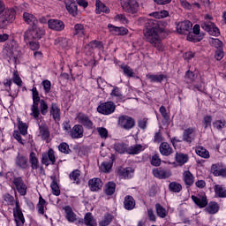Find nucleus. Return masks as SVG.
I'll list each match as a JSON object with an SVG mask.
<instances>
[{
	"instance_id": "f257e3e1",
	"label": "nucleus",
	"mask_w": 226,
	"mask_h": 226,
	"mask_svg": "<svg viewBox=\"0 0 226 226\" xmlns=\"http://www.w3.org/2000/svg\"><path fill=\"white\" fill-rule=\"evenodd\" d=\"M162 31L163 28L162 27V21H158L156 19H148L145 23L143 29L146 41L151 43V45L157 49L159 52H163L165 50V47L162 43V39L160 38V34Z\"/></svg>"
},
{
	"instance_id": "f03ea898",
	"label": "nucleus",
	"mask_w": 226,
	"mask_h": 226,
	"mask_svg": "<svg viewBox=\"0 0 226 226\" xmlns=\"http://www.w3.org/2000/svg\"><path fill=\"white\" fill-rule=\"evenodd\" d=\"M32 100L33 104L31 106L30 116L34 119H38L40 117V102L41 99L40 98V92H38V89L34 86L32 88Z\"/></svg>"
},
{
	"instance_id": "7ed1b4c3",
	"label": "nucleus",
	"mask_w": 226,
	"mask_h": 226,
	"mask_svg": "<svg viewBox=\"0 0 226 226\" xmlns=\"http://www.w3.org/2000/svg\"><path fill=\"white\" fill-rule=\"evenodd\" d=\"M45 30L38 27L37 25L28 28L24 33V41L27 43V41H31V40H41V37L44 36Z\"/></svg>"
},
{
	"instance_id": "20e7f679",
	"label": "nucleus",
	"mask_w": 226,
	"mask_h": 226,
	"mask_svg": "<svg viewBox=\"0 0 226 226\" xmlns=\"http://www.w3.org/2000/svg\"><path fill=\"white\" fill-rule=\"evenodd\" d=\"M122 9L125 13L135 15L139 11V2L137 0H120Z\"/></svg>"
},
{
	"instance_id": "39448f33",
	"label": "nucleus",
	"mask_w": 226,
	"mask_h": 226,
	"mask_svg": "<svg viewBox=\"0 0 226 226\" xmlns=\"http://www.w3.org/2000/svg\"><path fill=\"white\" fill-rule=\"evenodd\" d=\"M135 118L127 116V115H121L118 117L117 124L123 130H132L135 128Z\"/></svg>"
},
{
	"instance_id": "423d86ee",
	"label": "nucleus",
	"mask_w": 226,
	"mask_h": 226,
	"mask_svg": "<svg viewBox=\"0 0 226 226\" xmlns=\"http://www.w3.org/2000/svg\"><path fill=\"white\" fill-rule=\"evenodd\" d=\"M116 103L112 101H108L106 102H102L97 107V112L102 114V116H110V114H114L116 112Z\"/></svg>"
},
{
	"instance_id": "0eeeda50",
	"label": "nucleus",
	"mask_w": 226,
	"mask_h": 226,
	"mask_svg": "<svg viewBox=\"0 0 226 226\" xmlns=\"http://www.w3.org/2000/svg\"><path fill=\"white\" fill-rule=\"evenodd\" d=\"M12 185L21 197H26V195H27V185H26L22 177H15L12 180Z\"/></svg>"
},
{
	"instance_id": "6e6552de",
	"label": "nucleus",
	"mask_w": 226,
	"mask_h": 226,
	"mask_svg": "<svg viewBox=\"0 0 226 226\" xmlns=\"http://www.w3.org/2000/svg\"><path fill=\"white\" fill-rule=\"evenodd\" d=\"M15 204L16 207L13 208V216L15 218L16 224L17 226H24L26 219L24 218V214L22 213L19 200H16Z\"/></svg>"
},
{
	"instance_id": "1a4fd4ad",
	"label": "nucleus",
	"mask_w": 226,
	"mask_h": 226,
	"mask_svg": "<svg viewBox=\"0 0 226 226\" xmlns=\"http://www.w3.org/2000/svg\"><path fill=\"white\" fill-rule=\"evenodd\" d=\"M41 163L42 165H45L46 167H49L51 163V165H54L56 163V154L54 152V149L49 148L48 150V153H43L41 155Z\"/></svg>"
},
{
	"instance_id": "9d476101",
	"label": "nucleus",
	"mask_w": 226,
	"mask_h": 226,
	"mask_svg": "<svg viewBox=\"0 0 226 226\" xmlns=\"http://www.w3.org/2000/svg\"><path fill=\"white\" fill-rule=\"evenodd\" d=\"M153 176L157 177V179H169L172 176V171L170 170H166L165 168H154L152 170Z\"/></svg>"
},
{
	"instance_id": "9b49d317",
	"label": "nucleus",
	"mask_w": 226,
	"mask_h": 226,
	"mask_svg": "<svg viewBox=\"0 0 226 226\" xmlns=\"http://www.w3.org/2000/svg\"><path fill=\"white\" fill-rule=\"evenodd\" d=\"M193 24L190 20H185L177 24V32L178 34H188L192 31Z\"/></svg>"
},
{
	"instance_id": "f8f14e48",
	"label": "nucleus",
	"mask_w": 226,
	"mask_h": 226,
	"mask_svg": "<svg viewBox=\"0 0 226 226\" xmlns=\"http://www.w3.org/2000/svg\"><path fill=\"white\" fill-rule=\"evenodd\" d=\"M200 26L204 31H207V33H209L212 36H220V29L215 26V23L210 21L202 22Z\"/></svg>"
},
{
	"instance_id": "ddd939ff",
	"label": "nucleus",
	"mask_w": 226,
	"mask_h": 226,
	"mask_svg": "<svg viewBox=\"0 0 226 226\" xmlns=\"http://www.w3.org/2000/svg\"><path fill=\"white\" fill-rule=\"evenodd\" d=\"M15 165L22 170H27L29 169V161L26 155L18 153V155L15 158Z\"/></svg>"
},
{
	"instance_id": "4468645a",
	"label": "nucleus",
	"mask_w": 226,
	"mask_h": 226,
	"mask_svg": "<svg viewBox=\"0 0 226 226\" xmlns=\"http://www.w3.org/2000/svg\"><path fill=\"white\" fill-rule=\"evenodd\" d=\"M64 3L68 13L72 17H77V15H79V7L75 0H64Z\"/></svg>"
},
{
	"instance_id": "2eb2a0df",
	"label": "nucleus",
	"mask_w": 226,
	"mask_h": 226,
	"mask_svg": "<svg viewBox=\"0 0 226 226\" xmlns=\"http://www.w3.org/2000/svg\"><path fill=\"white\" fill-rule=\"evenodd\" d=\"M195 132H197L195 127H189L184 130L183 141L187 142V144H192L195 140Z\"/></svg>"
},
{
	"instance_id": "dca6fc26",
	"label": "nucleus",
	"mask_w": 226,
	"mask_h": 226,
	"mask_svg": "<svg viewBox=\"0 0 226 226\" xmlns=\"http://www.w3.org/2000/svg\"><path fill=\"white\" fill-rule=\"evenodd\" d=\"M87 34V30L86 29V26L82 25L81 23H77L74 25L73 28V38H84Z\"/></svg>"
},
{
	"instance_id": "f3484780",
	"label": "nucleus",
	"mask_w": 226,
	"mask_h": 226,
	"mask_svg": "<svg viewBox=\"0 0 226 226\" xmlns=\"http://www.w3.org/2000/svg\"><path fill=\"white\" fill-rule=\"evenodd\" d=\"M191 199L200 209L207 207V196L206 194L199 196L192 195Z\"/></svg>"
},
{
	"instance_id": "a211bd4d",
	"label": "nucleus",
	"mask_w": 226,
	"mask_h": 226,
	"mask_svg": "<svg viewBox=\"0 0 226 226\" xmlns=\"http://www.w3.org/2000/svg\"><path fill=\"white\" fill-rule=\"evenodd\" d=\"M49 114L52 116V118L54 121H56V123L61 121V109H59V105H57V103H51Z\"/></svg>"
},
{
	"instance_id": "6ab92c4d",
	"label": "nucleus",
	"mask_w": 226,
	"mask_h": 226,
	"mask_svg": "<svg viewBox=\"0 0 226 226\" xmlns=\"http://www.w3.org/2000/svg\"><path fill=\"white\" fill-rule=\"evenodd\" d=\"M88 186L91 192H98L103 187L102 178L94 177L88 181Z\"/></svg>"
},
{
	"instance_id": "aec40b11",
	"label": "nucleus",
	"mask_w": 226,
	"mask_h": 226,
	"mask_svg": "<svg viewBox=\"0 0 226 226\" xmlns=\"http://www.w3.org/2000/svg\"><path fill=\"white\" fill-rule=\"evenodd\" d=\"M79 123L87 128L88 130H93V121L89 119V117L84 113H79L77 117Z\"/></svg>"
},
{
	"instance_id": "412c9836",
	"label": "nucleus",
	"mask_w": 226,
	"mask_h": 226,
	"mask_svg": "<svg viewBox=\"0 0 226 226\" xmlns=\"http://www.w3.org/2000/svg\"><path fill=\"white\" fill-rule=\"evenodd\" d=\"M116 161V155L111 154L109 157V162H103L100 166V170L104 174H109L110 170H112V165H114V162Z\"/></svg>"
},
{
	"instance_id": "4be33fe9",
	"label": "nucleus",
	"mask_w": 226,
	"mask_h": 226,
	"mask_svg": "<svg viewBox=\"0 0 226 226\" xmlns=\"http://www.w3.org/2000/svg\"><path fill=\"white\" fill-rule=\"evenodd\" d=\"M49 29L53 31H63L64 29V22L60 19H49L48 21Z\"/></svg>"
},
{
	"instance_id": "5701e85b",
	"label": "nucleus",
	"mask_w": 226,
	"mask_h": 226,
	"mask_svg": "<svg viewBox=\"0 0 226 226\" xmlns=\"http://www.w3.org/2000/svg\"><path fill=\"white\" fill-rule=\"evenodd\" d=\"M70 136L72 139H82L84 137V127L80 124H76L71 131Z\"/></svg>"
},
{
	"instance_id": "b1692460",
	"label": "nucleus",
	"mask_w": 226,
	"mask_h": 226,
	"mask_svg": "<svg viewBox=\"0 0 226 226\" xmlns=\"http://www.w3.org/2000/svg\"><path fill=\"white\" fill-rule=\"evenodd\" d=\"M108 27L113 34L116 36H124V34H128V29L124 28V26H114L112 24H109Z\"/></svg>"
},
{
	"instance_id": "393cba45",
	"label": "nucleus",
	"mask_w": 226,
	"mask_h": 226,
	"mask_svg": "<svg viewBox=\"0 0 226 226\" xmlns=\"http://www.w3.org/2000/svg\"><path fill=\"white\" fill-rule=\"evenodd\" d=\"M39 134L41 140H49V139H50V131L49 130V125L46 124H39Z\"/></svg>"
},
{
	"instance_id": "a878e982",
	"label": "nucleus",
	"mask_w": 226,
	"mask_h": 226,
	"mask_svg": "<svg viewBox=\"0 0 226 226\" xmlns=\"http://www.w3.org/2000/svg\"><path fill=\"white\" fill-rule=\"evenodd\" d=\"M159 151L162 156H170L174 150L168 142H162L159 146Z\"/></svg>"
},
{
	"instance_id": "bb28decb",
	"label": "nucleus",
	"mask_w": 226,
	"mask_h": 226,
	"mask_svg": "<svg viewBox=\"0 0 226 226\" xmlns=\"http://www.w3.org/2000/svg\"><path fill=\"white\" fill-rule=\"evenodd\" d=\"M135 199H133V196L127 195L124 197V207L127 211H132V209H135Z\"/></svg>"
},
{
	"instance_id": "cd10ccee",
	"label": "nucleus",
	"mask_w": 226,
	"mask_h": 226,
	"mask_svg": "<svg viewBox=\"0 0 226 226\" xmlns=\"http://www.w3.org/2000/svg\"><path fill=\"white\" fill-rule=\"evenodd\" d=\"M95 13L100 15V13H110V9L105 5L101 0H96L95 2Z\"/></svg>"
},
{
	"instance_id": "c85d7f7f",
	"label": "nucleus",
	"mask_w": 226,
	"mask_h": 226,
	"mask_svg": "<svg viewBox=\"0 0 226 226\" xmlns=\"http://www.w3.org/2000/svg\"><path fill=\"white\" fill-rule=\"evenodd\" d=\"M23 19H24L26 24L32 26V27L34 26H37V24H38V19H36V17H34V15H33L31 13L24 12Z\"/></svg>"
},
{
	"instance_id": "c756f323",
	"label": "nucleus",
	"mask_w": 226,
	"mask_h": 226,
	"mask_svg": "<svg viewBox=\"0 0 226 226\" xmlns=\"http://www.w3.org/2000/svg\"><path fill=\"white\" fill-rule=\"evenodd\" d=\"M29 163L31 165L32 170H38L40 168V162L38 157H36V153L31 152L29 154Z\"/></svg>"
},
{
	"instance_id": "7c9ffc66",
	"label": "nucleus",
	"mask_w": 226,
	"mask_h": 226,
	"mask_svg": "<svg viewBox=\"0 0 226 226\" xmlns=\"http://www.w3.org/2000/svg\"><path fill=\"white\" fill-rule=\"evenodd\" d=\"M184 182L186 186H192L195 183V177L190 170H186L183 174Z\"/></svg>"
},
{
	"instance_id": "2f4dec72",
	"label": "nucleus",
	"mask_w": 226,
	"mask_h": 226,
	"mask_svg": "<svg viewBox=\"0 0 226 226\" xmlns=\"http://www.w3.org/2000/svg\"><path fill=\"white\" fill-rule=\"evenodd\" d=\"M205 211H207V213L209 215H216V213L220 211V206L216 203V201H210L208 205H207Z\"/></svg>"
},
{
	"instance_id": "473e14b6",
	"label": "nucleus",
	"mask_w": 226,
	"mask_h": 226,
	"mask_svg": "<svg viewBox=\"0 0 226 226\" xmlns=\"http://www.w3.org/2000/svg\"><path fill=\"white\" fill-rule=\"evenodd\" d=\"M64 209L66 215V220H68L71 223H73V222H77V215L73 213V209H72V207L66 206Z\"/></svg>"
},
{
	"instance_id": "72a5a7b5",
	"label": "nucleus",
	"mask_w": 226,
	"mask_h": 226,
	"mask_svg": "<svg viewBox=\"0 0 226 226\" xmlns=\"http://www.w3.org/2000/svg\"><path fill=\"white\" fill-rule=\"evenodd\" d=\"M50 177L52 179V183L50 184L52 193L53 195H56V197H59V195H61V189H59V185H57V180H56V176H52Z\"/></svg>"
},
{
	"instance_id": "f704fd0d",
	"label": "nucleus",
	"mask_w": 226,
	"mask_h": 226,
	"mask_svg": "<svg viewBox=\"0 0 226 226\" xmlns=\"http://www.w3.org/2000/svg\"><path fill=\"white\" fill-rule=\"evenodd\" d=\"M189 159L188 154L177 153L175 155V160L179 165H185V163L188 162Z\"/></svg>"
},
{
	"instance_id": "c9c22d12",
	"label": "nucleus",
	"mask_w": 226,
	"mask_h": 226,
	"mask_svg": "<svg viewBox=\"0 0 226 226\" xmlns=\"http://www.w3.org/2000/svg\"><path fill=\"white\" fill-rule=\"evenodd\" d=\"M147 78L150 82H158L159 84H162V82L167 79V76L165 74H147Z\"/></svg>"
},
{
	"instance_id": "e433bc0d",
	"label": "nucleus",
	"mask_w": 226,
	"mask_h": 226,
	"mask_svg": "<svg viewBox=\"0 0 226 226\" xmlns=\"http://www.w3.org/2000/svg\"><path fill=\"white\" fill-rule=\"evenodd\" d=\"M117 174L120 177H132V174H133V170L132 168H119L117 170Z\"/></svg>"
},
{
	"instance_id": "4c0bfd02",
	"label": "nucleus",
	"mask_w": 226,
	"mask_h": 226,
	"mask_svg": "<svg viewBox=\"0 0 226 226\" xmlns=\"http://www.w3.org/2000/svg\"><path fill=\"white\" fill-rule=\"evenodd\" d=\"M84 222L85 225L87 226H96V219H94V216H93V214L91 212H88L84 216Z\"/></svg>"
},
{
	"instance_id": "58836bf2",
	"label": "nucleus",
	"mask_w": 226,
	"mask_h": 226,
	"mask_svg": "<svg viewBox=\"0 0 226 226\" xmlns=\"http://www.w3.org/2000/svg\"><path fill=\"white\" fill-rule=\"evenodd\" d=\"M85 49H88V50H90V52L94 50V49H103V43L99 41H90L88 44H87L85 46Z\"/></svg>"
},
{
	"instance_id": "ea45409f",
	"label": "nucleus",
	"mask_w": 226,
	"mask_h": 226,
	"mask_svg": "<svg viewBox=\"0 0 226 226\" xmlns=\"http://www.w3.org/2000/svg\"><path fill=\"white\" fill-rule=\"evenodd\" d=\"M104 193L108 196H111L113 193H116V184L112 181L108 182L104 186Z\"/></svg>"
},
{
	"instance_id": "a19ab883",
	"label": "nucleus",
	"mask_w": 226,
	"mask_h": 226,
	"mask_svg": "<svg viewBox=\"0 0 226 226\" xmlns=\"http://www.w3.org/2000/svg\"><path fill=\"white\" fill-rule=\"evenodd\" d=\"M215 193L219 199L226 198V190L222 185H215L214 186Z\"/></svg>"
},
{
	"instance_id": "79ce46f5",
	"label": "nucleus",
	"mask_w": 226,
	"mask_h": 226,
	"mask_svg": "<svg viewBox=\"0 0 226 226\" xmlns=\"http://www.w3.org/2000/svg\"><path fill=\"white\" fill-rule=\"evenodd\" d=\"M141 151H144V147L140 144L127 147V154H139Z\"/></svg>"
},
{
	"instance_id": "37998d69",
	"label": "nucleus",
	"mask_w": 226,
	"mask_h": 226,
	"mask_svg": "<svg viewBox=\"0 0 226 226\" xmlns=\"http://www.w3.org/2000/svg\"><path fill=\"white\" fill-rule=\"evenodd\" d=\"M69 178L76 185H80V170H74L69 174Z\"/></svg>"
},
{
	"instance_id": "c03bdc74",
	"label": "nucleus",
	"mask_w": 226,
	"mask_h": 226,
	"mask_svg": "<svg viewBox=\"0 0 226 226\" xmlns=\"http://www.w3.org/2000/svg\"><path fill=\"white\" fill-rule=\"evenodd\" d=\"M46 206H47V201L45 200V199H43V197H41V195H40L39 202L37 204L39 215H45V209L47 208Z\"/></svg>"
},
{
	"instance_id": "a18cd8bd",
	"label": "nucleus",
	"mask_w": 226,
	"mask_h": 226,
	"mask_svg": "<svg viewBox=\"0 0 226 226\" xmlns=\"http://www.w3.org/2000/svg\"><path fill=\"white\" fill-rule=\"evenodd\" d=\"M110 96L117 98L118 102H124V95L122 94L121 89L117 87H114L111 93Z\"/></svg>"
},
{
	"instance_id": "49530a36",
	"label": "nucleus",
	"mask_w": 226,
	"mask_h": 226,
	"mask_svg": "<svg viewBox=\"0 0 226 226\" xmlns=\"http://www.w3.org/2000/svg\"><path fill=\"white\" fill-rule=\"evenodd\" d=\"M169 190L173 193H179V192L183 190V185L177 182H170L169 185Z\"/></svg>"
},
{
	"instance_id": "de8ad7c7",
	"label": "nucleus",
	"mask_w": 226,
	"mask_h": 226,
	"mask_svg": "<svg viewBox=\"0 0 226 226\" xmlns=\"http://www.w3.org/2000/svg\"><path fill=\"white\" fill-rule=\"evenodd\" d=\"M196 154L205 159H207L210 157L209 151H207V149H206L204 147H197Z\"/></svg>"
},
{
	"instance_id": "09e8293b",
	"label": "nucleus",
	"mask_w": 226,
	"mask_h": 226,
	"mask_svg": "<svg viewBox=\"0 0 226 226\" xmlns=\"http://www.w3.org/2000/svg\"><path fill=\"white\" fill-rule=\"evenodd\" d=\"M156 214L159 218H165L167 216V209L160 203L155 204Z\"/></svg>"
},
{
	"instance_id": "8fccbe9b",
	"label": "nucleus",
	"mask_w": 226,
	"mask_h": 226,
	"mask_svg": "<svg viewBox=\"0 0 226 226\" xmlns=\"http://www.w3.org/2000/svg\"><path fill=\"white\" fill-rule=\"evenodd\" d=\"M114 149L115 151H117V153H119L120 154H124V153H128V147L124 143L115 144Z\"/></svg>"
},
{
	"instance_id": "3c124183",
	"label": "nucleus",
	"mask_w": 226,
	"mask_h": 226,
	"mask_svg": "<svg viewBox=\"0 0 226 226\" xmlns=\"http://www.w3.org/2000/svg\"><path fill=\"white\" fill-rule=\"evenodd\" d=\"M112 220H114V215L111 214H106L102 220L99 222V225L101 226H108L112 223Z\"/></svg>"
},
{
	"instance_id": "603ef678",
	"label": "nucleus",
	"mask_w": 226,
	"mask_h": 226,
	"mask_svg": "<svg viewBox=\"0 0 226 226\" xmlns=\"http://www.w3.org/2000/svg\"><path fill=\"white\" fill-rule=\"evenodd\" d=\"M120 68H122L125 77H128L129 79L135 77V72H133V69H132V67L128 65H121Z\"/></svg>"
},
{
	"instance_id": "864d4df0",
	"label": "nucleus",
	"mask_w": 226,
	"mask_h": 226,
	"mask_svg": "<svg viewBox=\"0 0 226 226\" xmlns=\"http://www.w3.org/2000/svg\"><path fill=\"white\" fill-rule=\"evenodd\" d=\"M18 128L21 135H24V136L27 135V128H28L27 124L22 122L20 118H19L18 120Z\"/></svg>"
},
{
	"instance_id": "5fc2aeb1",
	"label": "nucleus",
	"mask_w": 226,
	"mask_h": 226,
	"mask_svg": "<svg viewBox=\"0 0 226 226\" xmlns=\"http://www.w3.org/2000/svg\"><path fill=\"white\" fill-rule=\"evenodd\" d=\"M2 18L5 19L10 24H11L13 20H15V11L12 10H7Z\"/></svg>"
},
{
	"instance_id": "6e6d98bb",
	"label": "nucleus",
	"mask_w": 226,
	"mask_h": 226,
	"mask_svg": "<svg viewBox=\"0 0 226 226\" xmlns=\"http://www.w3.org/2000/svg\"><path fill=\"white\" fill-rule=\"evenodd\" d=\"M185 79L187 84H192V82H195V79H197V76L195 75L194 72L187 71L185 72Z\"/></svg>"
},
{
	"instance_id": "4d7b16f0",
	"label": "nucleus",
	"mask_w": 226,
	"mask_h": 226,
	"mask_svg": "<svg viewBox=\"0 0 226 226\" xmlns=\"http://www.w3.org/2000/svg\"><path fill=\"white\" fill-rule=\"evenodd\" d=\"M40 108L39 110L42 116H47L49 112V104H47V102L45 100L41 99V101L39 102Z\"/></svg>"
},
{
	"instance_id": "13d9d810",
	"label": "nucleus",
	"mask_w": 226,
	"mask_h": 226,
	"mask_svg": "<svg viewBox=\"0 0 226 226\" xmlns=\"http://www.w3.org/2000/svg\"><path fill=\"white\" fill-rule=\"evenodd\" d=\"M58 150L60 153H64V154H70L72 153V149H70V145L66 142H62L58 146Z\"/></svg>"
},
{
	"instance_id": "bf43d9fd",
	"label": "nucleus",
	"mask_w": 226,
	"mask_h": 226,
	"mask_svg": "<svg viewBox=\"0 0 226 226\" xmlns=\"http://www.w3.org/2000/svg\"><path fill=\"white\" fill-rule=\"evenodd\" d=\"M150 163L153 167H160L162 165V159L160 158V155H158V154H154L151 158Z\"/></svg>"
},
{
	"instance_id": "052dcab7",
	"label": "nucleus",
	"mask_w": 226,
	"mask_h": 226,
	"mask_svg": "<svg viewBox=\"0 0 226 226\" xmlns=\"http://www.w3.org/2000/svg\"><path fill=\"white\" fill-rule=\"evenodd\" d=\"M187 40L188 41H192V43H198V41H201L202 37H199L197 34H193L192 32H189L187 34Z\"/></svg>"
},
{
	"instance_id": "680f3d73",
	"label": "nucleus",
	"mask_w": 226,
	"mask_h": 226,
	"mask_svg": "<svg viewBox=\"0 0 226 226\" xmlns=\"http://www.w3.org/2000/svg\"><path fill=\"white\" fill-rule=\"evenodd\" d=\"M96 131L98 132L101 139L109 138V131L105 127H97Z\"/></svg>"
},
{
	"instance_id": "e2e57ef3",
	"label": "nucleus",
	"mask_w": 226,
	"mask_h": 226,
	"mask_svg": "<svg viewBox=\"0 0 226 226\" xmlns=\"http://www.w3.org/2000/svg\"><path fill=\"white\" fill-rule=\"evenodd\" d=\"M222 170V165L220 163H215L211 166V173L215 177H218V174Z\"/></svg>"
},
{
	"instance_id": "0e129e2a",
	"label": "nucleus",
	"mask_w": 226,
	"mask_h": 226,
	"mask_svg": "<svg viewBox=\"0 0 226 226\" xmlns=\"http://www.w3.org/2000/svg\"><path fill=\"white\" fill-rule=\"evenodd\" d=\"M4 202H7L9 206H13V204H15V198L10 193L4 195Z\"/></svg>"
},
{
	"instance_id": "69168bd1",
	"label": "nucleus",
	"mask_w": 226,
	"mask_h": 226,
	"mask_svg": "<svg viewBox=\"0 0 226 226\" xmlns=\"http://www.w3.org/2000/svg\"><path fill=\"white\" fill-rule=\"evenodd\" d=\"M211 123H213V117L209 115L205 116L203 118V126L205 130L211 126Z\"/></svg>"
},
{
	"instance_id": "338daca9",
	"label": "nucleus",
	"mask_w": 226,
	"mask_h": 226,
	"mask_svg": "<svg viewBox=\"0 0 226 226\" xmlns=\"http://www.w3.org/2000/svg\"><path fill=\"white\" fill-rule=\"evenodd\" d=\"M12 80L14 84H16L17 86H19V87L22 86V79H20V76L19 75V72L15 71L13 72Z\"/></svg>"
},
{
	"instance_id": "774afa93",
	"label": "nucleus",
	"mask_w": 226,
	"mask_h": 226,
	"mask_svg": "<svg viewBox=\"0 0 226 226\" xmlns=\"http://www.w3.org/2000/svg\"><path fill=\"white\" fill-rule=\"evenodd\" d=\"M226 122L222 120H216L213 123L214 128H216V130H222V128H225Z\"/></svg>"
}]
</instances>
